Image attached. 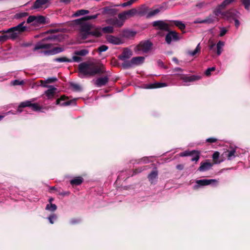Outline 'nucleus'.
<instances>
[{"label":"nucleus","instance_id":"412c9836","mask_svg":"<svg viewBox=\"0 0 250 250\" xmlns=\"http://www.w3.org/2000/svg\"><path fill=\"white\" fill-rule=\"evenodd\" d=\"M66 98L64 96H62L60 98L56 100V104L62 106H65L70 105L74 101H68L65 102Z\"/></svg>","mask_w":250,"mask_h":250},{"label":"nucleus","instance_id":"39448f33","mask_svg":"<svg viewBox=\"0 0 250 250\" xmlns=\"http://www.w3.org/2000/svg\"><path fill=\"white\" fill-rule=\"evenodd\" d=\"M26 22L33 26H38L46 23L45 17L42 15L30 16L27 18Z\"/></svg>","mask_w":250,"mask_h":250},{"label":"nucleus","instance_id":"aec40b11","mask_svg":"<svg viewBox=\"0 0 250 250\" xmlns=\"http://www.w3.org/2000/svg\"><path fill=\"white\" fill-rule=\"evenodd\" d=\"M24 23L25 21H23L18 25L11 27V29H14L19 36L21 33L27 30V27L24 25Z\"/></svg>","mask_w":250,"mask_h":250},{"label":"nucleus","instance_id":"3c124183","mask_svg":"<svg viewBox=\"0 0 250 250\" xmlns=\"http://www.w3.org/2000/svg\"><path fill=\"white\" fill-rule=\"evenodd\" d=\"M108 47L107 46L105 45H102L98 48V50L99 52L100 53H101L103 52L106 51L108 49Z\"/></svg>","mask_w":250,"mask_h":250},{"label":"nucleus","instance_id":"338daca9","mask_svg":"<svg viewBox=\"0 0 250 250\" xmlns=\"http://www.w3.org/2000/svg\"><path fill=\"white\" fill-rule=\"evenodd\" d=\"M216 141H217V139H216L215 138H209L206 140L207 142H208V143H214V142H216Z\"/></svg>","mask_w":250,"mask_h":250},{"label":"nucleus","instance_id":"c756f323","mask_svg":"<svg viewBox=\"0 0 250 250\" xmlns=\"http://www.w3.org/2000/svg\"><path fill=\"white\" fill-rule=\"evenodd\" d=\"M5 33L8 34L10 39L14 40L19 37L18 33L14 29H12L11 28L5 31Z\"/></svg>","mask_w":250,"mask_h":250},{"label":"nucleus","instance_id":"ddd939ff","mask_svg":"<svg viewBox=\"0 0 250 250\" xmlns=\"http://www.w3.org/2000/svg\"><path fill=\"white\" fill-rule=\"evenodd\" d=\"M200 77L198 76L192 75L187 76L186 75H181L180 76V79L183 80L185 83L184 85H188V83L196 81L200 79Z\"/></svg>","mask_w":250,"mask_h":250},{"label":"nucleus","instance_id":"a878e982","mask_svg":"<svg viewBox=\"0 0 250 250\" xmlns=\"http://www.w3.org/2000/svg\"><path fill=\"white\" fill-rule=\"evenodd\" d=\"M148 7L145 5H142L137 10V15L140 16H146L148 13Z\"/></svg>","mask_w":250,"mask_h":250},{"label":"nucleus","instance_id":"dca6fc26","mask_svg":"<svg viewBox=\"0 0 250 250\" xmlns=\"http://www.w3.org/2000/svg\"><path fill=\"white\" fill-rule=\"evenodd\" d=\"M233 1L234 0H225L221 4L219 5L218 7L213 11L215 15L216 16H218L220 14L223 15L221 12L222 9Z\"/></svg>","mask_w":250,"mask_h":250},{"label":"nucleus","instance_id":"de8ad7c7","mask_svg":"<svg viewBox=\"0 0 250 250\" xmlns=\"http://www.w3.org/2000/svg\"><path fill=\"white\" fill-rule=\"evenodd\" d=\"M28 15V13L27 12H21L17 13L15 15V18L17 19H20L23 17H25L27 16Z\"/></svg>","mask_w":250,"mask_h":250},{"label":"nucleus","instance_id":"680f3d73","mask_svg":"<svg viewBox=\"0 0 250 250\" xmlns=\"http://www.w3.org/2000/svg\"><path fill=\"white\" fill-rule=\"evenodd\" d=\"M227 32V30L225 27H222L221 28L220 30V33L219 34V36L220 37H223L224 36Z\"/></svg>","mask_w":250,"mask_h":250},{"label":"nucleus","instance_id":"a19ab883","mask_svg":"<svg viewBox=\"0 0 250 250\" xmlns=\"http://www.w3.org/2000/svg\"><path fill=\"white\" fill-rule=\"evenodd\" d=\"M57 78L51 77V78H47V79H46L44 81H42L41 83H42V85L43 84H45V83H54V82L57 81Z\"/></svg>","mask_w":250,"mask_h":250},{"label":"nucleus","instance_id":"c03bdc74","mask_svg":"<svg viewBox=\"0 0 250 250\" xmlns=\"http://www.w3.org/2000/svg\"><path fill=\"white\" fill-rule=\"evenodd\" d=\"M216 19H217V18H216L215 17H213L212 15H209L204 20L205 23L210 24L213 23Z\"/></svg>","mask_w":250,"mask_h":250},{"label":"nucleus","instance_id":"cd10ccee","mask_svg":"<svg viewBox=\"0 0 250 250\" xmlns=\"http://www.w3.org/2000/svg\"><path fill=\"white\" fill-rule=\"evenodd\" d=\"M117 10L109 7H105L103 9V14H107L110 16H114L117 13Z\"/></svg>","mask_w":250,"mask_h":250},{"label":"nucleus","instance_id":"473e14b6","mask_svg":"<svg viewBox=\"0 0 250 250\" xmlns=\"http://www.w3.org/2000/svg\"><path fill=\"white\" fill-rule=\"evenodd\" d=\"M171 21L172 22L175 26L178 27L182 31L184 30L186 28L185 24L184 23H183L181 21L174 20Z\"/></svg>","mask_w":250,"mask_h":250},{"label":"nucleus","instance_id":"9d476101","mask_svg":"<svg viewBox=\"0 0 250 250\" xmlns=\"http://www.w3.org/2000/svg\"><path fill=\"white\" fill-rule=\"evenodd\" d=\"M42 86L48 88V89L46 90L44 93L47 99H53L57 91V89L52 85H47L46 84H43Z\"/></svg>","mask_w":250,"mask_h":250},{"label":"nucleus","instance_id":"423d86ee","mask_svg":"<svg viewBox=\"0 0 250 250\" xmlns=\"http://www.w3.org/2000/svg\"><path fill=\"white\" fill-rule=\"evenodd\" d=\"M52 38V37H48L42 40L41 42H37L35 44L33 50L36 51L40 49L46 50L51 48L52 47V44L47 42L46 41L49 40H51Z\"/></svg>","mask_w":250,"mask_h":250},{"label":"nucleus","instance_id":"58836bf2","mask_svg":"<svg viewBox=\"0 0 250 250\" xmlns=\"http://www.w3.org/2000/svg\"><path fill=\"white\" fill-rule=\"evenodd\" d=\"M136 34L135 31L127 30L124 31V35L126 38H131L134 37Z\"/></svg>","mask_w":250,"mask_h":250},{"label":"nucleus","instance_id":"79ce46f5","mask_svg":"<svg viewBox=\"0 0 250 250\" xmlns=\"http://www.w3.org/2000/svg\"><path fill=\"white\" fill-rule=\"evenodd\" d=\"M45 209L51 212H53L57 209V206L54 204H47L45 207Z\"/></svg>","mask_w":250,"mask_h":250},{"label":"nucleus","instance_id":"f704fd0d","mask_svg":"<svg viewBox=\"0 0 250 250\" xmlns=\"http://www.w3.org/2000/svg\"><path fill=\"white\" fill-rule=\"evenodd\" d=\"M224 46V42L222 41H219L216 44L217 54L219 56L223 50V47Z\"/></svg>","mask_w":250,"mask_h":250},{"label":"nucleus","instance_id":"774afa93","mask_svg":"<svg viewBox=\"0 0 250 250\" xmlns=\"http://www.w3.org/2000/svg\"><path fill=\"white\" fill-rule=\"evenodd\" d=\"M72 87L76 90H79L81 89V86L78 84L73 83L72 84Z\"/></svg>","mask_w":250,"mask_h":250},{"label":"nucleus","instance_id":"5fc2aeb1","mask_svg":"<svg viewBox=\"0 0 250 250\" xmlns=\"http://www.w3.org/2000/svg\"><path fill=\"white\" fill-rule=\"evenodd\" d=\"M56 219H57V216H56V215H55L54 214L50 215V216H49L48 217V219L49 220V221L51 224H53L54 221L56 220Z\"/></svg>","mask_w":250,"mask_h":250},{"label":"nucleus","instance_id":"9b49d317","mask_svg":"<svg viewBox=\"0 0 250 250\" xmlns=\"http://www.w3.org/2000/svg\"><path fill=\"white\" fill-rule=\"evenodd\" d=\"M166 42L167 44H170L172 41L179 40L180 38L177 33L174 31H168L166 36Z\"/></svg>","mask_w":250,"mask_h":250},{"label":"nucleus","instance_id":"4468645a","mask_svg":"<svg viewBox=\"0 0 250 250\" xmlns=\"http://www.w3.org/2000/svg\"><path fill=\"white\" fill-rule=\"evenodd\" d=\"M152 25L154 27H157V29L162 30L168 31L169 29L168 24L161 20L153 21L152 22Z\"/></svg>","mask_w":250,"mask_h":250},{"label":"nucleus","instance_id":"49530a36","mask_svg":"<svg viewBox=\"0 0 250 250\" xmlns=\"http://www.w3.org/2000/svg\"><path fill=\"white\" fill-rule=\"evenodd\" d=\"M99 15V14H97L94 15H88L84 17H83V19H85L86 21L91 20L93 19H96L98 18V16Z\"/></svg>","mask_w":250,"mask_h":250},{"label":"nucleus","instance_id":"4d7b16f0","mask_svg":"<svg viewBox=\"0 0 250 250\" xmlns=\"http://www.w3.org/2000/svg\"><path fill=\"white\" fill-rule=\"evenodd\" d=\"M10 39L9 36L7 33L4 35H2L0 36V42H4L7 40Z\"/></svg>","mask_w":250,"mask_h":250},{"label":"nucleus","instance_id":"6ab92c4d","mask_svg":"<svg viewBox=\"0 0 250 250\" xmlns=\"http://www.w3.org/2000/svg\"><path fill=\"white\" fill-rule=\"evenodd\" d=\"M106 39L108 42L113 44L119 45L123 43V41L120 38L112 35H107Z\"/></svg>","mask_w":250,"mask_h":250},{"label":"nucleus","instance_id":"f03ea898","mask_svg":"<svg viewBox=\"0 0 250 250\" xmlns=\"http://www.w3.org/2000/svg\"><path fill=\"white\" fill-rule=\"evenodd\" d=\"M74 23L81 34L83 39H86L88 36L89 32L94 28V25L87 21L83 18L75 20Z\"/></svg>","mask_w":250,"mask_h":250},{"label":"nucleus","instance_id":"20e7f679","mask_svg":"<svg viewBox=\"0 0 250 250\" xmlns=\"http://www.w3.org/2000/svg\"><path fill=\"white\" fill-rule=\"evenodd\" d=\"M145 61L144 57H136L132 58L129 61H125L122 63L124 68L127 69L135 65L142 64Z\"/></svg>","mask_w":250,"mask_h":250},{"label":"nucleus","instance_id":"a211bd4d","mask_svg":"<svg viewBox=\"0 0 250 250\" xmlns=\"http://www.w3.org/2000/svg\"><path fill=\"white\" fill-rule=\"evenodd\" d=\"M63 49L62 47H57L48 50H44L41 51V53H43L44 55H53L62 52Z\"/></svg>","mask_w":250,"mask_h":250},{"label":"nucleus","instance_id":"37998d69","mask_svg":"<svg viewBox=\"0 0 250 250\" xmlns=\"http://www.w3.org/2000/svg\"><path fill=\"white\" fill-rule=\"evenodd\" d=\"M54 60H55V61L59 62H72L71 59H68L65 57L58 58L55 59Z\"/></svg>","mask_w":250,"mask_h":250},{"label":"nucleus","instance_id":"864d4df0","mask_svg":"<svg viewBox=\"0 0 250 250\" xmlns=\"http://www.w3.org/2000/svg\"><path fill=\"white\" fill-rule=\"evenodd\" d=\"M24 82L23 81H20L18 80H15L14 81H12L11 84L13 85H21L23 84Z\"/></svg>","mask_w":250,"mask_h":250},{"label":"nucleus","instance_id":"0e129e2a","mask_svg":"<svg viewBox=\"0 0 250 250\" xmlns=\"http://www.w3.org/2000/svg\"><path fill=\"white\" fill-rule=\"evenodd\" d=\"M131 5L129 3V1H127V2H124L120 5L119 4H118V5H116L115 6H121L123 7H126V6H130Z\"/></svg>","mask_w":250,"mask_h":250},{"label":"nucleus","instance_id":"72a5a7b5","mask_svg":"<svg viewBox=\"0 0 250 250\" xmlns=\"http://www.w3.org/2000/svg\"><path fill=\"white\" fill-rule=\"evenodd\" d=\"M83 181V179L81 177H75L70 181V184L72 185H80Z\"/></svg>","mask_w":250,"mask_h":250},{"label":"nucleus","instance_id":"5701e85b","mask_svg":"<svg viewBox=\"0 0 250 250\" xmlns=\"http://www.w3.org/2000/svg\"><path fill=\"white\" fill-rule=\"evenodd\" d=\"M102 30L100 26L96 27L93 31H90L88 33V36H92L96 38L100 37L102 36Z\"/></svg>","mask_w":250,"mask_h":250},{"label":"nucleus","instance_id":"6e6552de","mask_svg":"<svg viewBox=\"0 0 250 250\" xmlns=\"http://www.w3.org/2000/svg\"><path fill=\"white\" fill-rule=\"evenodd\" d=\"M137 10L135 8H132L118 14V18L124 21L126 19L132 17L137 15Z\"/></svg>","mask_w":250,"mask_h":250},{"label":"nucleus","instance_id":"603ef678","mask_svg":"<svg viewBox=\"0 0 250 250\" xmlns=\"http://www.w3.org/2000/svg\"><path fill=\"white\" fill-rule=\"evenodd\" d=\"M243 4L244 5L245 8L249 10L250 6V0H242Z\"/></svg>","mask_w":250,"mask_h":250},{"label":"nucleus","instance_id":"c9c22d12","mask_svg":"<svg viewBox=\"0 0 250 250\" xmlns=\"http://www.w3.org/2000/svg\"><path fill=\"white\" fill-rule=\"evenodd\" d=\"M201 50L200 43H199L195 49L193 51H188V54L190 56H194L196 54L200 52Z\"/></svg>","mask_w":250,"mask_h":250},{"label":"nucleus","instance_id":"69168bd1","mask_svg":"<svg viewBox=\"0 0 250 250\" xmlns=\"http://www.w3.org/2000/svg\"><path fill=\"white\" fill-rule=\"evenodd\" d=\"M194 23H205V20L197 19L193 21Z\"/></svg>","mask_w":250,"mask_h":250},{"label":"nucleus","instance_id":"b1692460","mask_svg":"<svg viewBox=\"0 0 250 250\" xmlns=\"http://www.w3.org/2000/svg\"><path fill=\"white\" fill-rule=\"evenodd\" d=\"M108 81V78L107 76L104 77H100L98 78L95 82V84L98 87L105 85Z\"/></svg>","mask_w":250,"mask_h":250},{"label":"nucleus","instance_id":"7c9ffc66","mask_svg":"<svg viewBox=\"0 0 250 250\" xmlns=\"http://www.w3.org/2000/svg\"><path fill=\"white\" fill-rule=\"evenodd\" d=\"M212 164L210 163L205 162L201 164L200 167H199L198 170L200 171H205L209 170L212 167Z\"/></svg>","mask_w":250,"mask_h":250},{"label":"nucleus","instance_id":"bf43d9fd","mask_svg":"<svg viewBox=\"0 0 250 250\" xmlns=\"http://www.w3.org/2000/svg\"><path fill=\"white\" fill-rule=\"evenodd\" d=\"M173 72H175V75H180V73L183 72V70L180 67H176L173 69Z\"/></svg>","mask_w":250,"mask_h":250},{"label":"nucleus","instance_id":"0eeeda50","mask_svg":"<svg viewBox=\"0 0 250 250\" xmlns=\"http://www.w3.org/2000/svg\"><path fill=\"white\" fill-rule=\"evenodd\" d=\"M36 100V98H33L29 101H25L20 104V107H31L34 111H40L42 107L38 104H33Z\"/></svg>","mask_w":250,"mask_h":250},{"label":"nucleus","instance_id":"bb28decb","mask_svg":"<svg viewBox=\"0 0 250 250\" xmlns=\"http://www.w3.org/2000/svg\"><path fill=\"white\" fill-rule=\"evenodd\" d=\"M164 8L163 6H161L158 8H156L153 10H151L149 11L146 15V18L148 19L152 17L157 14H158L161 11L164 10Z\"/></svg>","mask_w":250,"mask_h":250},{"label":"nucleus","instance_id":"1a4fd4ad","mask_svg":"<svg viewBox=\"0 0 250 250\" xmlns=\"http://www.w3.org/2000/svg\"><path fill=\"white\" fill-rule=\"evenodd\" d=\"M217 184V181L215 179H202L198 180L196 181V185H195L193 188L194 189H197L199 188L207 186L211 184Z\"/></svg>","mask_w":250,"mask_h":250},{"label":"nucleus","instance_id":"13d9d810","mask_svg":"<svg viewBox=\"0 0 250 250\" xmlns=\"http://www.w3.org/2000/svg\"><path fill=\"white\" fill-rule=\"evenodd\" d=\"M215 70V68L214 67H210V68H208L206 71H205V74L206 76H209L210 73H211V71H213Z\"/></svg>","mask_w":250,"mask_h":250},{"label":"nucleus","instance_id":"e433bc0d","mask_svg":"<svg viewBox=\"0 0 250 250\" xmlns=\"http://www.w3.org/2000/svg\"><path fill=\"white\" fill-rule=\"evenodd\" d=\"M167 84L164 83H156L153 84H151L147 87L148 88H160L166 86Z\"/></svg>","mask_w":250,"mask_h":250},{"label":"nucleus","instance_id":"8fccbe9b","mask_svg":"<svg viewBox=\"0 0 250 250\" xmlns=\"http://www.w3.org/2000/svg\"><path fill=\"white\" fill-rule=\"evenodd\" d=\"M207 5V3H206L204 1H201L198 2L196 5V7H197L199 9H201L206 7Z\"/></svg>","mask_w":250,"mask_h":250},{"label":"nucleus","instance_id":"c85d7f7f","mask_svg":"<svg viewBox=\"0 0 250 250\" xmlns=\"http://www.w3.org/2000/svg\"><path fill=\"white\" fill-rule=\"evenodd\" d=\"M158 176V172L156 170H153L148 176L149 181L151 183H154L156 181Z\"/></svg>","mask_w":250,"mask_h":250},{"label":"nucleus","instance_id":"6e6d98bb","mask_svg":"<svg viewBox=\"0 0 250 250\" xmlns=\"http://www.w3.org/2000/svg\"><path fill=\"white\" fill-rule=\"evenodd\" d=\"M149 162L150 160L149 157H144L139 161L138 163H149Z\"/></svg>","mask_w":250,"mask_h":250},{"label":"nucleus","instance_id":"ea45409f","mask_svg":"<svg viewBox=\"0 0 250 250\" xmlns=\"http://www.w3.org/2000/svg\"><path fill=\"white\" fill-rule=\"evenodd\" d=\"M89 53V51L87 49H82L80 50L76 51L75 52V54L76 55L85 56Z\"/></svg>","mask_w":250,"mask_h":250},{"label":"nucleus","instance_id":"052dcab7","mask_svg":"<svg viewBox=\"0 0 250 250\" xmlns=\"http://www.w3.org/2000/svg\"><path fill=\"white\" fill-rule=\"evenodd\" d=\"M146 167H141L140 168L136 169L134 170V174H137V173H140L141 171H142L144 170L145 169H146Z\"/></svg>","mask_w":250,"mask_h":250},{"label":"nucleus","instance_id":"f257e3e1","mask_svg":"<svg viewBox=\"0 0 250 250\" xmlns=\"http://www.w3.org/2000/svg\"><path fill=\"white\" fill-rule=\"evenodd\" d=\"M79 70L81 75L84 76H94L104 72L103 66H98L92 62L80 63L79 65Z\"/></svg>","mask_w":250,"mask_h":250},{"label":"nucleus","instance_id":"2f4dec72","mask_svg":"<svg viewBox=\"0 0 250 250\" xmlns=\"http://www.w3.org/2000/svg\"><path fill=\"white\" fill-rule=\"evenodd\" d=\"M89 13V11L87 10L81 9L77 10L73 14V17H78L81 16H84Z\"/></svg>","mask_w":250,"mask_h":250},{"label":"nucleus","instance_id":"4c0bfd02","mask_svg":"<svg viewBox=\"0 0 250 250\" xmlns=\"http://www.w3.org/2000/svg\"><path fill=\"white\" fill-rule=\"evenodd\" d=\"M101 30L104 33H112L114 31V29L112 26H107L101 28Z\"/></svg>","mask_w":250,"mask_h":250},{"label":"nucleus","instance_id":"e2e57ef3","mask_svg":"<svg viewBox=\"0 0 250 250\" xmlns=\"http://www.w3.org/2000/svg\"><path fill=\"white\" fill-rule=\"evenodd\" d=\"M71 60L72 62H80L82 61V58L79 56H75L72 57V59Z\"/></svg>","mask_w":250,"mask_h":250},{"label":"nucleus","instance_id":"a18cd8bd","mask_svg":"<svg viewBox=\"0 0 250 250\" xmlns=\"http://www.w3.org/2000/svg\"><path fill=\"white\" fill-rule=\"evenodd\" d=\"M235 152V150L233 149L229 151L227 155L228 159L230 160L234 158L236 156Z\"/></svg>","mask_w":250,"mask_h":250},{"label":"nucleus","instance_id":"393cba45","mask_svg":"<svg viewBox=\"0 0 250 250\" xmlns=\"http://www.w3.org/2000/svg\"><path fill=\"white\" fill-rule=\"evenodd\" d=\"M238 14V13L237 12L234 11H229L227 12L228 19L232 18L234 20L235 25L236 27H238L240 25L239 21L235 18L236 16H237Z\"/></svg>","mask_w":250,"mask_h":250},{"label":"nucleus","instance_id":"f8f14e48","mask_svg":"<svg viewBox=\"0 0 250 250\" xmlns=\"http://www.w3.org/2000/svg\"><path fill=\"white\" fill-rule=\"evenodd\" d=\"M49 2V0H36L32 5L31 9L39 10L46 8L47 6L46 4L48 3Z\"/></svg>","mask_w":250,"mask_h":250},{"label":"nucleus","instance_id":"09e8293b","mask_svg":"<svg viewBox=\"0 0 250 250\" xmlns=\"http://www.w3.org/2000/svg\"><path fill=\"white\" fill-rule=\"evenodd\" d=\"M219 155L220 153L218 151H215L212 155V158L215 161L216 163H219L220 162V161L218 160Z\"/></svg>","mask_w":250,"mask_h":250},{"label":"nucleus","instance_id":"2eb2a0df","mask_svg":"<svg viewBox=\"0 0 250 250\" xmlns=\"http://www.w3.org/2000/svg\"><path fill=\"white\" fill-rule=\"evenodd\" d=\"M193 154H194V156L193 158H191V161H198V160L199 159V153L195 151V150H193V151H185L183 152H182L179 155L180 156H181V157H185V156H191V155H193Z\"/></svg>","mask_w":250,"mask_h":250},{"label":"nucleus","instance_id":"4be33fe9","mask_svg":"<svg viewBox=\"0 0 250 250\" xmlns=\"http://www.w3.org/2000/svg\"><path fill=\"white\" fill-rule=\"evenodd\" d=\"M105 21L108 24L115 25L117 27H121L124 24V21L121 20L119 21L116 18L107 19Z\"/></svg>","mask_w":250,"mask_h":250},{"label":"nucleus","instance_id":"7ed1b4c3","mask_svg":"<svg viewBox=\"0 0 250 250\" xmlns=\"http://www.w3.org/2000/svg\"><path fill=\"white\" fill-rule=\"evenodd\" d=\"M152 47V43L149 41L141 42L134 48V51L137 54L146 53L148 52Z\"/></svg>","mask_w":250,"mask_h":250},{"label":"nucleus","instance_id":"f3484780","mask_svg":"<svg viewBox=\"0 0 250 250\" xmlns=\"http://www.w3.org/2000/svg\"><path fill=\"white\" fill-rule=\"evenodd\" d=\"M132 55V52L130 49L125 48L124 50L121 55L119 56V59L125 62V61H127L126 60L129 59Z\"/></svg>","mask_w":250,"mask_h":250}]
</instances>
